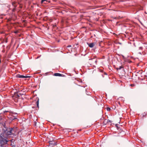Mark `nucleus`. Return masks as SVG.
<instances>
[{
    "mask_svg": "<svg viewBox=\"0 0 147 147\" xmlns=\"http://www.w3.org/2000/svg\"><path fill=\"white\" fill-rule=\"evenodd\" d=\"M8 141L6 140V138H5L2 134H0V146L2 147L4 146L5 145L7 144Z\"/></svg>",
    "mask_w": 147,
    "mask_h": 147,
    "instance_id": "1",
    "label": "nucleus"
},
{
    "mask_svg": "<svg viewBox=\"0 0 147 147\" xmlns=\"http://www.w3.org/2000/svg\"><path fill=\"white\" fill-rule=\"evenodd\" d=\"M3 131L4 133L7 136L9 135H12L11 131V128L7 129L5 127H4V128H3Z\"/></svg>",
    "mask_w": 147,
    "mask_h": 147,
    "instance_id": "2",
    "label": "nucleus"
},
{
    "mask_svg": "<svg viewBox=\"0 0 147 147\" xmlns=\"http://www.w3.org/2000/svg\"><path fill=\"white\" fill-rule=\"evenodd\" d=\"M50 146H53L56 145V142L54 141H50L49 142Z\"/></svg>",
    "mask_w": 147,
    "mask_h": 147,
    "instance_id": "3",
    "label": "nucleus"
},
{
    "mask_svg": "<svg viewBox=\"0 0 147 147\" xmlns=\"http://www.w3.org/2000/svg\"><path fill=\"white\" fill-rule=\"evenodd\" d=\"M16 129L15 128H11V131L12 135H15Z\"/></svg>",
    "mask_w": 147,
    "mask_h": 147,
    "instance_id": "4",
    "label": "nucleus"
},
{
    "mask_svg": "<svg viewBox=\"0 0 147 147\" xmlns=\"http://www.w3.org/2000/svg\"><path fill=\"white\" fill-rule=\"evenodd\" d=\"M95 43L94 42H92L91 43H87V44L90 48H92L95 45Z\"/></svg>",
    "mask_w": 147,
    "mask_h": 147,
    "instance_id": "5",
    "label": "nucleus"
},
{
    "mask_svg": "<svg viewBox=\"0 0 147 147\" xmlns=\"http://www.w3.org/2000/svg\"><path fill=\"white\" fill-rule=\"evenodd\" d=\"M16 77L18 78H25V76L23 75H21L19 74H18L16 76Z\"/></svg>",
    "mask_w": 147,
    "mask_h": 147,
    "instance_id": "6",
    "label": "nucleus"
},
{
    "mask_svg": "<svg viewBox=\"0 0 147 147\" xmlns=\"http://www.w3.org/2000/svg\"><path fill=\"white\" fill-rule=\"evenodd\" d=\"M54 76H63V74L59 73H55L54 74Z\"/></svg>",
    "mask_w": 147,
    "mask_h": 147,
    "instance_id": "7",
    "label": "nucleus"
},
{
    "mask_svg": "<svg viewBox=\"0 0 147 147\" xmlns=\"http://www.w3.org/2000/svg\"><path fill=\"white\" fill-rule=\"evenodd\" d=\"M36 104L37 105V107L39 108V101L38 100L36 102Z\"/></svg>",
    "mask_w": 147,
    "mask_h": 147,
    "instance_id": "8",
    "label": "nucleus"
},
{
    "mask_svg": "<svg viewBox=\"0 0 147 147\" xmlns=\"http://www.w3.org/2000/svg\"><path fill=\"white\" fill-rule=\"evenodd\" d=\"M107 110L108 111H110L111 110V109L110 108H109V107H107Z\"/></svg>",
    "mask_w": 147,
    "mask_h": 147,
    "instance_id": "9",
    "label": "nucleus"
},
{
    "mask_svg": "<svg viewBox=\"0 0 147 147\" xmlns=\"http://www.w3.org/2000/svg\"><path fill=\"white\" fill-rule=\"evenodd\" d=\"M15 2H13L12 3V5L14 6L15 7H16V6L15 5Z\"/></svg>",
    "mask_w": 147,
    "mask_h": 147,
    "instance_id": "10",
    "label": "nucleus"
},
{
    "mask_svg": "<svg viewBox=\"0 0 147 147\" xmlns=\"http://www.w3.org/2000/svg\"><path fill=\"white\" fill-rule=\"evenodd\" d=\"M47 0H42L41 1V3H43L44 1H46Z\"/></svg>",
    "mask_w": 147,
    "mask_h": 147,
    "instance_id": "11",
    "label": "nucleus"
},
{
    "mask_svg": "<svg viewBox=\"0 0 147 147\" xmlns=\"http://www.w3.org/2000/svg\"><path fill=\"white\" fill-rule=\"evenodd\" d=\"M30 76H25V78H30Z\"/></svg>",
    "mask_w": 147,
    "mask_h": 147,
    "instance_id": "12",
    "label": "nucleus"
},
{
    "mask_svg": "<svg viewBox=\"0 0 147 147\" xmlns=\"http://www.w3.org/2000/svg\"><path fill=\"white\" fill-rule=\"evenodd\" d=\"M122 67L121 66H120L119 68V69H120L121 68H122Z\"/></svg>",
    "mask_w": 147,
    "mask_h": 147,
    "instance_id": "13",
    "label": "nucleus"
},
{
    "mask_svg": "<svg viewBox=\"0 0 147 147\" xmlns=\"http://www.w3.org/2000/svg\"><path fill=\"white\" fill-rule=\"evenodd\" d=\"M96 62H97V60H96L95 61V63L96 64Z\"/></svg>",
    "mask_w": 147,
    "mask_h": 147,
    "instance_id": "14",
    "label": "nucleus"
},
{
    "mask_svg": "<svg viewBox=\"0 0 147 147\" xmlns=\"http://www.w3.org/2000/svg\"><path fill=\"white\" fill-rule=\"evenodd\" d=\"M20 97V96H19V95H17V98H18V97Z\"/></svg>",
    "mask_w": 147,
    "mask_h": 147,
    "instance_id": "15",
    "label": "nucleus"
},
{
    "mask_svg": "<svg viewBox=\"0 0 147 147\" xmlns=\"http://www.w3.org/2000/svg\"><path fill=\"white\" fill-rule=\"evenodd\" d=\"M131 86H134V84H131Z\"/></svg>",
    "mask_w": 147,
    "mask_h": 147,
    "instance_id": "16",
    "label": "nucleus"
},
{
    "mask_svg": "<svg viewBox=\"0 0 147 147\" xmlns=\"http://www.w3.org/2000/svg\"><path fill=\"white\" fill-rule=\"evenodd\" d=\"M7 42V40H6L5 41V42Z\"/></svg>",
    "mask_w": 147,
    "mask_h": 147,
    "instance_id": "17",
    "label": "nucleus"
},
{
    "mask_svg": "<svg viewBox=\"0 0 147 147\" xmlns=\"http://www.w3.org/2000/svg\"><path fill=\"white\" fill-rule=\"evenodd\" d=\"M21 94L20 93V95H21Z\"/></svg>",
    "mask_w": 147,
    "mask_h": 147,
    "instance_id": "18",
    "label": "nucleus"
}]
</instances>
